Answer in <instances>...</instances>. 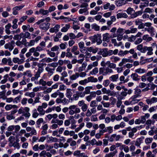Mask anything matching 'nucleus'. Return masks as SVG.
Returning a JSON list of instances; mask_svg holds the SVG:
<instances>
[{
    "instance_id": "f257e3e1",
    "label": "nucleus",
    "mask_w": 157,
    "mask_h": 157,
    "mask_svg": "<svg viewBox=\"0 0 157 157\" xmlns=\"http://www.w3.org/2000/svg\"><path fill=\"white\" fill-rule=\"evenodd\" d=\"M101 38V35L100 34H95L94 36L89 37V39L91 40L92 44H94L96 42L97 44L98 45L102 43Z\"/></svg>"
},
{
    "instance_id": "f03ea898",
    "label": "nucleus",
    "mask_w": 157,
    "mask_h": 157,
    "mask_svg": "<svg viewBox=\"0 0 157 157\" xmlns=\"http://www.w3.org/2000/svg\"><path fill=\"white\" fill-rule=\"evenodd\" d=\"M29 110L30 109L28 107L21 108L19 109L18 113L19 114H22V115L25 117H29L30 116Z\"/></svg>"
},
{
    "instance_id": "7ed1b4c3",
    "label": "nucleus",
    "mask_w": 157,
    "mask_h": 157,
    "mask_svg": "<svg viewBox=\"0 0 157 157\" xmlns=\"http://www.w3.org/2000/svg\"><path fill=\"white\" fill-rule=\"evenodd\" d=\"M113 72V70L108 67H101L99 68V74L103 75H106L108 74Z\"/></svg>"
},
{
    "instance_id": "20e7f679",
    "label": "nucleus",
    "mask_w": 157,
    "mask_h": 157,
    "mask_svg": "<svg viewBox=\"0 0 157 157\" xmlns=\"http://www.w3.org/2000/svg\"><path fill=\"white\" fill-rule=\"evenodd\" d=\"M78 105L81 107V109L83 112H85L87 110L88 106L85 103L83 100L79 101L78 102Z\"/></svg>"
},
{
    "instance_id": "39448f33",
    "label": "nucleus",
    "mask_w": 157,
    "mask_h": 157,
    "mask_svg": "<svg viewBox=\"0 0 157 157\" xmlns=\"http://www.w3.org/2000/svg\"><path fill=\"white\" fill-rule=\"evenodd\" d=\"M121 138V136L120 135H117L116 134L112 135L110 137H108V140L110 142H113L114 140L116 141L119 140Z\"/></svg>"
},
{
    "instance_id": "423d86ee",
    "label": "nucleus",
    "mask_w": 157,
    "mask_h": 157,
    "mask_svg": "<svg viewBox=\"0 0 157 157\" xmlns=\"http://www.w3.org/2000/svg\"><path fill=\"white\" fill-rule=\"evenodd\" d=\"M44 64L43 63L38 64V69L36 74L40 77V74L43 71Z\"/></svg>"
},
{
    "instance_id": "0eeeda50",
    "label": "nucleus",
    "mask_w": 157,
    "mask_h": 157,
    "mask_svg": "<svg viewBox=\"0 0 157 157\" xmlns=\"http://www.w3.org/2000/svg\"><path fill=\"white\" fill-rule=\"evenodd\" d=\"M14 42L12 41L4 45V48L6 49H9L10 51H11L14 47Z\"/></svg>"
},
{
    "instance_id": "6e6552de",
    "label": "nucleus",
    "mask_w": 157,
    "mask_h": 157,
    "mask_svg": "<svg viewBox=\"0 0 157 157\" xmlns=\"http://www.w3.org/2000/svg\"><path fill=\"white\" fill-rule=\"evenodd\" d=\"M115 8V6L113 4L110 5V3L109 2L107 3L103 6V8L105 10L109 9L110 11L113 10H114Z\"/></svg>"
},
{
    "instance_id": "1a4fd4ad",
    "label": "nucleus",
    "mask_w": 157,
    "mask_h": 157,
    "mask_svg": "<svg viewBox=\"0 0 157 157\" xmlns=\"http://www.w3.org/2000/svg\"><path fill=\"white\" fill-rule=\"evenodd\" d=\"M101 91L103 94H106L109 96H113L115 94V93L113 91H111L110 90H107V89L103 87L101 89Z\"/></svg>"
},
{
    "instance_id": "9d476101",
    "label": "nucleus",
    "mask_w": 157,
    "mask_h": 157,
    "mask_svg": "<svg viewBox=\"0 0 157 157\" xmlns=\"http://www.w3.org/2000/svg\"><path fill=\"white\" fill-rule=\"evenodd\" d=\"M59 139L56 137H53L52 136L49 137L48 136H47V142L49 143L52 142H57L58 141Z\"/></svg>"
},
{
    "instance_id": "9b49d317",
    "label": "nucleus",
    "mask_w": 157,
    "mask_h": 157,
    "mask_svg": "<svg viewBox=\"0 0 157 157\" xmlns=\"http://www.w3.org/2000/svg\"><path fill=\"white\" fill-rule=\"evenodd\" d=\"M102 40L104 42L106 41L108 42L109 41V39L112 38V36L109 35L108 33H106L102 35Z\"/></svg>"
},
{
    "instance_id": "f8f14e48",
    "label": "nucleus",
    "mask_w": 157,
    "mask_h": 157,
    "mask_svg": "<svg viewBox=\"0 0 157 157\" xmlns=\"http://www.w3.org/2000/svg\"><path fill=\"white\" fill-rule=\"evenodd\" d=\"M144 30L147 31L150 33L151 36H153L155 35V29L153 27L151 26L149 28H144Z\"/></svg>"
},
{
    "instance_id": "ddd939ff",
    "label": "nucleus",
    "mask_w": 157,
    "mask_h": 157,
    "mask_svg": "<svg viewBox=\"0 0 157 157\" xmlns=\"http://www.w3.org/2000/svg\"><path fill=\"white\" fill-rule=\"evenodd\" d=\"M60 26L59 25H56L54 27L49 29V32L51 33H57L59 30Z\"/></svg>"
},
{
    "instance_id": "4468645a",
    "label": "nucleus",
    "mask_w": 157,
    "mask_h": 157,
    "mask_svg": "<svg viewBox=\"0 0 157 157\" xmlns=\"http://www.w3.org/2000/svg\"><path fill=\"white\" fill-rule=\"evenodd\" d=\"M146 101L148 105H151L152 104L157 102V98L153 97L151 98L146 99Z\"/></svg>"
},
{
    "instance_id": "2eb2a0df",
    "label": "nucleus",
    "mask_w": 157,
    "mask_h": 157,
    "mask_svg": "<svg viewBox=\"0 0 157 157\" xmlns=\"http://www.w3.org/2000/svg\"><path fill=\"white\" fill-rule=\"evenodd\" d=\"M20 35L21 36V38L31 39V34L28 32H26L24 33H20Z\"/></svg>"
},
{
    "instance_id": "dca6fc26",
    "label": "nucleus",
    "mask_w": 157,
    "mask_h": 157,
    "mask_svg": "<svg viewBox=\"0 0 157 157\" xmlns=\"http://www.w3.org/2000/svg\"><path fill=\"white\" fill-rule=\"evenodd\" d=\"M24 7V6H16L13 7V14L14 15H16L18 14V10H19L21 9Z\"/></svg>"
},
{
    "instance_id": "f3484780",
    "label": "nucleus",
    "mask_w": 157,
    "mask_h": 157,
    "mask_svg": "<svg viewBox=\"0 0 157 157\" xmlns=\"http://www.w3.org/2000/svg\"><path fill=\"white\" fill-rule=\"evenodd\" d=\"M49 24L48 23H41L40 25V29L44 30H47L49 28Z\"/></svg>"
},
{
    "instance_id": "a211bd4d",
    "label": "nucleus",
    "mask_w": 157,
    "mask_h": 157,
    "mask_svg": "<svg viewBox=\"0 0 157 157\" xmlns=\"http://www.w3.org/2000/svg\"><path fill=\"white\" fill-rule=\"evenodd\" d=\"M57 60V58L55 57L53 59H52L50 58L46 57L42 59L41 61L43 62H45L47 63H49L52 62V61H56Z\"/></svg>"
},
{
    "instance_id": "6ab92c4d",
    "label": "nucleus",
    "mask_w": 157,
    "mask_h": 157,
    "mask_svg": "<svg viewBox=\"0 0 157 157\" xmlns=\"http://www.w3.org/2000/svg\"><path fill=\"white\" fill-rule=\"evenodd\" d=\"M139 105L141 106V108L142 109L143 111L144 112L147 110L149 108L148 105L143 103L142 102L140 101L139 103Z\"/></svg>"
},
{
    "instance_id": "aec40b11",
    "label": "nucleus",
    "mask_w": 157,
    "mask_h": 157,
    "mask_svg": "<svg viewBox=\"0 0 157 157\" xmlns=\"http://www.w3.org/2000/svg\"><path fill=\"white\" fill-rule=\"evenodd\" d=\"M135 71L136 73H138L139 74H141L145 73L147 71L145 69L140 67L136 69Z\"/></svg>"
},
{
    "instance_id": "412c9836",
    "label": "nucleus",
    "mask_w": 157,
    "mask_h": 157,
    "mask_svg": "<svg viewBox=\"0 0 157 157\" xmlns=\"http://www.w3.org/2000/svg\"><path fill=\"white\" fill-rule=\"evenodd\" d=\"M128 16L125 13L121 12L118 13L117 14V19L121 18H127Z\"/></svg>"
},
{
    "instance_id": "4be33fe9",
    "label": "nucleus",
    "mask_w": 157,
    "mask_h": 157,
    "mask_svg": "<svg viewBox=\"0 0 157 157\" xmlns=\"http://www.w3.org/2000/svg\"><path fill=\"white\" fill-rule=\"evenodd\" d=\"M150 71L148 72L146 74H144L141 77V80L143 82H145L146 81H148L149 77L150 76Z\"/></svg>"
},
{
    "instance_id": "5701e85b",
    "label": "nucleus",
    "mask_w": 157,
    "mask_h": 157,
    "mask_svg": "<svg viewBox=\"0 0 157 157\" xmlns=\"http://www.w3.org/2000/svg\"><path fill=\"white\" fill-rule=\"evenodd\" d=\"M143 11L142 10L138 11L135 12L134 13L132 14L131 16V18H135L138 17L139 16L141 15L143 13Z\"/></svg>"
},
{
    "instance_id": "b1692460",
    "label": "nucleus",
    "mask_w": 157,
    "mask_h": 157,
    "mask_svg": "<svg viewBox=\"0 0 157 157\" xmlns=\"http://www.w3.org/2000/svg\"><path fill=\"white\" fill-rule=\"evenodd\" d=\"M36 50V49L35 47L31 48L29 49V52L26 53V56L27 57H29L32 55V53H33Z\"/></svg>"
},
{
    "instance_id": "393cba45",
    "label": "nucleus",
    "mask_w": 157,
    "mask_h": 157,
    "mask_svg": "<svg viewBox=\"0 0 157 157\" xmlns=\"http://www.w3.org/2000/svg\"><path fill=\"white\" fill-rule=\"evenodd\" d=\"M24 59H20L17 57L14 58L13 59L12 61L14 63H18V64H21L24 62Z\"/></svg>"
},
{
    "instance_id": "a878e982",
    "label": "nucleus",
    "mask_w": 157,
    "mask_h": 157,
    "mask_svg": "<svg viewBox=\"0 0 157 157\" xmlns=\"http://www.w3.org/2000/svg\"><path fill=\"white\" fill-rule=\"evenodd\" d=\"M35 43L33 40H30L29 42H26L24 44L27 47H29L33 46Z\"/></svg>"
},
{
    "instance_id": "bb28decb",
    "label": "nucleus",
    "mask_w": 157,
    "mask_h": 157,
    "mask_svg": "<svg viewBox=\"0 0 157 157\" xmlns=\"http://www.w3.org/2000/svg\"><path fill=\"white\" fill-rule=\"evenodd\" d=\"M119 75L116 74L112 75L109 77V79L111 81L113 82H117L118 79Z\"/></svg>"
},
{
    "instance_id": "cd10ccee",
    "label": "nucleus",
    "mask_w": 157,
    "mask_h": 157,
    "mask_svg": "<svg viewBox=\"0 0 157 157\" xmlns=\"http://www.w3.org/2000/svg\"><path fill=\"white\" fill-rule=\"evenodd\" d=\"M78 73L76 72L75 74L70 75L69 77V79L71 81L76 80L78 78Z\"/></svg>"
},
{
    "instance_id": "c85d7f7f",
    "label": "nucleus",
    "mask_w": 157,
    "mask_h": 157,
    "mask_svg": "<svg viewBox=\"0 0 157 157\" xmlns=\"http://www.w3.org/2000/svg\"><path fill=\"white\" fill-rule=\"evenodd\" d=\"M11 27V25L10 23H8L7 25L5 26V32L8 34H10L11 33V32L10 30V29Z\"/></svg>"
},
{
    "instance_id": "c756f323",
    "label": "nucleus",
    "mask_w": 157,
    "mask_h": 157,
    "mask_svg": "<svg viewBox=\"0 0 157 157\" xmlns=\"http://www.w3.org/2000/svg\"><path fill=\"white\" fill-rule=\"evenodd\" d=\"M65 95L68 98H70L72 95V93L71 92V89L69 88L67 89Z\"/></svg>"
},
{
    "instance_id": "7c9ffc66",
    "label": "nucleus",
    "mask_w": 157,
    "mask_h": 157,
    "mask_svg": "<svg viewBox=\"0 0 157 157\" xmlns=\"http://www.w3.org/2000/svg\"><path fill=\"white\" fill-rule=\"evenodd\" d=\"M142 39L147 42H149L152 40L151 37L149 36V35L147 34L144 35Z\"/></svg>"
},
{
    "instance_id": "2f4dec72",
    "label": "nucleus",
    "mask_w": 157,
    "mask_h": 157,
    "mask_svg": "<svg viewBox=\"0 0 157 157\" xmlns=\"http://www.w3.org/2000/svg\"><path fill=\"white\" fill-rule=\"evenodd\" d=\"M126 3V2L124 0H121L118 1L116 2V5L117 6H120L123 5H125Z\"/></svg>"
},
{
    "instance_id": "473e14b6",
    "label": "nucleus",
    "mask_w": 157,
    "mask_h": 157,
    "mask_svg": "<svg viewBox=\"0 0 157 157\" xmlns=\"http://www.w3.org/2000/svg\"><path fill=\"white\" fill-rule=\"evenodd\" d=\"M88 9L87 8H83L80 9L79 11V13L80 14H82L84 13L85 15H87L88 14Z\"/></svg>"
},
{
    "instance_id": "72a5a7b5",
    "label": "nucleus",
    "mask_w": 157,
    "mask_h": 157,
    "mask_svg": "<svg viewBox=\"0 0 157 157\" xmlns=\"http://www.w3.org/2000/svg\"><path fill=\"white\" fill-rule=\"evenodd\" d=\"M110 59L113 62L116 63L120 60L119 57L115 56H112L110 58Z\"/></svg>"
},
{
    "instance_id": "f704fd0d",
    "label": "nucleus",
    "mask_w": 157,
    "mask_h": 157,
    "mask_svg": "<svg viewBox=\"0 0 157 157\" xmlns=\"http://www.w3.org/2000/svg\"><path fill=\"white\" fill-rule=\"evenodd\" d=\"M108 49L107 48H104L101 49L100 51L102 53V55L103 57H106L108 56L107 53V50Z\"/></svg>"
},
{
    "instance_id": "c9c22d12",
    "label": "nucleus",
    "mask_w": 157,
    "mask_h": 157,
    "mask_svg": "<svg viewBox=\"0 0 157 157\" xmlns=\"http://www.w3.org/2000/svg\"><path fill=\"white\" fill-rule=\"evenodd\" d=\"M153 49L152 47H148L147 49V56H151L152 55L153 53Z\"/></svg>"
},
{
    "instance_id": "e433bc0d",
    "label": "nucleus",
    "mask_w": 157,
    "mask_h": 157,
    "mask_svg": "<svg viewBox=\"0 0 157 157\" xmlns=\"http://www.w3.org/2000/svg\"><path fill=\"white\" fill-rule=\"evenodd\" d=\"M117 152V150L115 151L112 152H110L108 154H106L105 157H113Z\"/></svg>"
},
{
    "instance_id": "4c0bfd02",
    "label": "nucleus",
    "mask_w": 157,
    "mask_h": 157,
    "mask_svg": "<svg viewBox=\"0 0 157 157\" xmlns=\"http://www.w3.org/2000/svg\"><path fill=\"white\" fill-rule=\"evenodd\" d=\"M52 123H57L59 125H61L63 123V121L62 120H59L56 118H54L52 121Z\"/></svg>"
},
{
    "instance_id": "58836bf2",
    "label": "nucleus",
    "mask_w": 157,
    "mask_h": 157,
    "mask_svg": "<svg viewBox=\"0 0 157 157\" xmlns=\"http://www.w3.org/2000/svg\"><path fill=\"white\" fill-rule=\"evenodd\" d=\"M70 25L69 24H67L65 26L63 27L61 29V31L62 32H66L70 28Z\"/></svg>"
},
{
    "instance_id": "ea45409f",
    "label": "nucleus",
    "mask_w": 157,
    "mask_h": 157,
    "mask_svg": "<svg viewBox=\"0 0 157 157\" xmlns=\"http://www.w3.org/2000/svg\"><path fill=\"white\" fill-rule=\"evenodd\" d=\"M17 107V105H7L5 107V109L6 110H9L12 108H16Z\"/></svg>"
},
{
    "instance_id": "a19ab883",
    "label": "nucleus",
    "mask_w": 157,
    "mask_h": 157,
    "mask_svg": "<svg viewBox=\"0 0 157 157\" xmlns=\"http://www.w3.org/2000/svg\"><path fill=\"white\" fill-rule=\"evenodd\" d=\"M45 70L48 72V74L50 76H51L52 75L54 70L50 68L49 67H47L45 68Z\"/></svg>"
},
{
    "instance_id": "79ce46f5",
    "label": "nucleus",
    "mask_w": 157,
    "mask_h": 157,
    "mask_svg": "<svg viewBox=\"0 0 157 157\" xmlns=\"http://www.w3.org/2000/svg\"><path fill=\"white\" fill-rule=\"evenodd\" d=\"M88 80L89 82H96L98 81V79L97 78H94L93 76H91L88 77Z\"/></svg>"
},
{
    "instance_id": "37998d69",
    "label": "nucleus",
    "mask_w": 157,
    "mask_h": 157,
    "mask_svg": "<svg viewBox=\"0 0 157 157\" xmlns=\"http://www.w3.org/2000/svg\"><path fill=\"white\" fill-rule=\"evenodd\" d=\"M107 66L109 68L114 69L116 67V64L113 63H111L110 61H108V62L107 63Z\"/></svg>"
},
{
    "instance_id": "c03bdc74",
    "label": "nucleus",
    "mask_w": 157,
    "mask_h": 157,
    "mask_svg": "<svg viewBox=\"0 0 157 157\" xmlns=\"http://www.w3.org/2000/svg\"><path fill=\"white\" fill-rule=\"evenodd\" d=\"M138 77V75L136 73L132 74L131 75V77L134 81H137L139 80L140 78Z\"/></svg>"
},
{
    "instance_id": "a18cd8bd",
    "label": "nucleus",
    "mask_w": 157,
    "mask_h": 157,
    "mask_svg": "<svg viewBox=\"0 0 157 157\" xmlns=\"http://www.w3.org/2000/svg\"><path fill=\"white\" fill-rule=\"evenodd\" d=\"M13 94V95H17L19 94H22V91L21 90H16L13 89L12 90Z\"/></svg>"
},
{
    "instance_id": "49530a36",
    "label": "nucleus",
    "mask_w": 157,
    "mask_h": 157,
    "mask_svg": "<svg viewBox=\"0 0 157 157\" xmlns=\"http://www.w3.org/2000/svg\"><path fill=\"white\" fill-rule=\"evenodd\" d=\"M125 29L123 28H119L117 30V35H122L124 33Z\"/></svg>"
},
{
    "instance_id": "de8ad7c7",
    "label": "nucleus",
    "mask_w": 157,
    "mask_h": 157,
    "mask_svg": "<svg viewBox=\"0 0 157 157\" xmlns=\"http://www.w3.org/2000/svg\"><path fill=\"white\" fill-rule=\"evenodd\" d=\"M145 121V118H139L136 120L135 121V123L137 124H139L140 123H144Z\"/></svg>"
},
{
    "instance_id": "09e8293b",
    "label": "nucleus",
    "mask_w": 157,
    "mask_h": 157,
    "mask_svg": "<svg viewBox=\"0 0 157 157\" xmlns=\"http://www.w3.org/2000/svg\"><path fill=\"white\" fill-rule=\"evenodd\" d=\"M92 29H94L96 31H99L100 30V26L96 23H94L91 25Z\"/></svg>"
},
{
    "instance_id": "8fccbe9b",
    "label": "nucleus",
    "mask_w": 157,
    "mask_h": 157,
    "mask_svg": "<svg viewBox=\"0 0 157 157\" xmlns=\"http://www.w3.org/2000/svg\"><path fill=\"white\" fill-rule=\"evenodd\" d=\"M153 140V138L151 137L146 138L145 139V143L147 144L151 143Z\"/></svg>"
},
{
    "instance_id": "3c124183",
    "label": "nucleus",
    "mask_w": 157,
    "mask_h": 157,
    "mask_svg": "<svg viewBox=\"0 0 157 157\" xmlns=\"http://www.w3.org/2000/svg\"><path fill=\"white\" fill-rule=\"evenodd\" d=\"M23 75L25 76H27L29 77H31L32 76L31 72L30 70H27L24 72Z\"/></svg>"
},
{
    "instance_id": "603ef678",
    "label": "nucleus",
    "mask_w": 157,
    "mask_h": 157,
    "mask_svg": "<svg viewBox=\"0 0 157 157\" xmlns=\"http://www.w3.org/2000/svg\"><path fill=\"white\" fill-rule=\"evenodd\" d=\"M98 72V68L97 67H95L90 72V75H94L97 74Z\"/></svg>"
},
{
    "instance_id": "864d4df0",
    "label": "nucleus",
    "mask_w": 157,
    "mask_h": 157,
    "mask_svg": "<svg viewBox=\"0 0 157 157\" xmlns=\"http://www.w3.org/2000/svg\"><path fill=\"white\" fill-rule=\"evenodd\" d=\"M128 54V51L125 50V51H124L121 50L119 52L118 55L119 56H123L124 55H125Z\"/></svg>"
},
{
    "instance_id": "5fc2aeb1",
    "label": "nucleus",
    "mask_w": 157,
    "mask_h": 157,
    "mask_svg": "<svg viewBox=\"0 0 157 157\" xmlns=\"http://www.w3.org/2000/svg\"><path fill=\"white\" fill-rule=\"evenodd\" d=\"M89 82L88 78L86 79H84V80H82L79 82V83L81 85H85Z\"/></svg>"
},
{
    "instance_id": "6e6d98bb",
    "label": "nucleus",
    "mask_w": 157,
    "mask_h": 157,
    "mask_svg": "<svg viewBox=\"0 0 157 157\" xmlns=\"http://www.w3.org/2000/svg\"><path fill=\"white\" fill-rule=\"evenodd\" d=\"M111 42L112 44H114V46H120L122 44L121 42H119V44H118L117 43V40L116 39H113L111 40Z\"/></svg>"
},
{
    "instance_id": "4d7b16f0",
    "label": "nucleus",
    "mask_w": 157,
    "mask_h": 157,
    "mask_svg": "<svg viewBox=\"0 0 157 157\" xmlns=\"http://www.w3.org/2000/svg\"><path fill=\"white\" fill-rule=\"evenodd\" d=\"M39 113L37 112L36 109H35L32 111V116L34 118H36L39 115Z\"/></svg>"
},
{
    "instance_id": "13d9d810",
    "label": "nucleus",
    "mask_w": 157,
    "mask_h": 157,
    "mask_svg": "<svg viewBox=\"0 0 157 157\" xmlns=\"http://www.w3.org/2000/svg\"><path fill=\"white\" fill-rule=\"evenodd\" d=\"M93 86H89L86 87L85 88V91H84L86 94H89L90 92V90L93 89Z\"/></svg>"
},
{
    "instance_id": "bf43d9fd",
    "label": "nucleus",
    "mask_w": 157,
    "mask_h": 157,
    "mask_svg": "<svg viewBox=\"0 0 157 157\" xmlns=\"http://www.w3.org/2000/svg\"><path fill=\"white\" fill-rule=\"evenodd\" d=\"M40 14L43 15L48 14L49 13V11L47 10H44L43 9H41L40 10Z\"/></svg>"
},
{
    "instance_id": "052dcab7",
    "label": "nucleus",
    "mask_w": 157,
    "mask_h": 157,
    "mask_svg": "<svg viewBox=\"0 0 157 157\" xmlns=\"http://www.w3.org/2000/svg\"><path fill=\"white\" fill-rule=\"evenodd\" d=\"M48 54L51 57H54L56 56V53L52 51L48 50H47Z\"/></svg>"
},
{
    "instance_id": "680f3d73",
    "label": "nucleus",
    "mask_w": 157,
    "mask_h": 157,
    "mask_svg": "<svg viewBox=\"0 0 157 157\" xmlns=\"http://www.w3.org/2000/svg\"><path fill=\"white\" fill-rule=\"evenodd\" d=\"M154 11V10L153 9H151L147 7L145 9L144 13H151Z\"/></svg>"
},
{
    "instance_id": "e2e57ef3",
    "label": "nucleus",
    "mask_w": 157,
    "mask_h": 157,
    "mask_svg": "<svg viewBox=\"0 0 157 157\" xmlns=\"http://www.w3.org/2000/svg\"><path fill=\"white\" fill-rule=\"evenodd\" d=\"M44 89H46V90H44L43 92V93L45 94L51 93L52 90L51 87H49L48 88H44V89H43V90H44Z\"/></svg>"
},
{
    "instance_id": "0e129e2a",
    "label": "nucleus",
    "mask_w": 157,
    "mask_h": 157,
    "mask_svg": "<svg viewBox=\"0 0 157 157\" xmlns=\"http://www.w3.org/2000/svg\"><path fill=\"white\" fill-rule=\"evenodd\" d=\"M134 90L135 94L140 96V94H141L142 92L141 90L138 88H136L134 89Z\"/></svg>"
},
{
    "instance_id": "69168bd1",
    "label": "nucleus",
    "mask_w": 157,
    "mask_h": 157,
    "mask_svg": "<svg viewBox=\"0 0 157 157\" xmlns=\"http://www.w3.org/2000/svg\"><path fill=\"white\" fill-rule=\"evenodd\" d=\"M127 62H128V59L126 58L123 59L121 60V61L119 63V66H122L125 63Z\"/></svg>"
},
{
    "instance_id": "338daca9",
    "label": "nucleus",
    "mask_w": 157,
    "mask_h": 157,
    "mask_svg": "<svg viewBox=\"0 0 157 157\" xmlns=\"http://www.w3.org/2000/svg\"><path fill=\"white\" fill-rule=\"evenodd\" d=\"M110 83L109 80L108 79L105 80L103 83V85L105 87H107Z\"/></svg>"
},
{
    "instance_id": "774afa93",
    "label": "nucleus",
    "mask_w": 157,
    "mask_h": 157,
    "mask_svg": "<svg viewBox=\"0 0 157 157\" xmlns=\"http://www.w3.org/2000/svg\"><path fill=\"white\" fill-rule=\"evenodd\" d=\"M146 156L147 157H155V155L154 154L152 153L151 151H149L146 154Z\"/></svg>"
}]
</instances>
